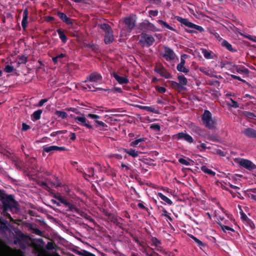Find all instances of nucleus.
<instances>
[{
	"instance_id": "1",
	"label": "nucleus",
	"mask_w": 256,
	"mask_h": 256,
	"mask_svg": "<svg viewBox=\"0 0 256 256\" xmlns=\"http://www.w3.org/2000/svg\"><path fill=\"white\" fill-rule=\"evenodd\" d=\"M0 200L2 204L4 212L9 210L16 208L18 202L14 200L12 196L8 195L0 190Z\"/></svg>"
},
{
	"instance_id": "2",
	"label": "nucleus",
	"mask_w": 256,
	"mask_h": 256,
	"mask_svg": "<svg viewBox=\"0 0 256 256\" xmlns=\"http://www.w3.org/2000/svg\"><path fill=\"white\" fill-rule=\"evenodd\" d=\"M54 197L56 198L61 206H63L66 211L79 213L80 210L72 204L70 200L66 196H62L60 194H54Z\"/></svg>"
},
{
	"instance_id": "3",
	"label": "nucleus",
	"mask_w": 256,
	"mask_h": 256,
	"mask_svg": "<svg viewBox=\"0 0 256 256\" xmlns=\"http://www.w3.org/2000/svg\"><path fill=\"white\" fill-rule=\"evenodd\" d=\"M202 120L205 126L209 129L214 128L216 124L215 119L212 117V113L208 110H204Z\"/></svg>"
},
{
	"instance_id": "4",
	"label": "nucleus",
	"mask_w": 256,
	"mask_h": 256,
	"mask_svg": "<svg viewBox=\"0 0 256 256\" xmlns=\"http://www.w3.org/2000/svg\"><path fill=\"white\" fill-rule=\"evenodd\" d=\"M140 43L143 47H149L153 44L155 40L152 35L146 34V32H142L140 34Z\"/></svg>"
},
{
	"instance_id": "5",
	"label": "nucleus",
	"mask_w": 256,
	"mask_h": 256,
	"mask_svg": "<svg viewBox=\"0 0 256 256\" xmlns=\"http://www.w3.org/2000/svg\"><path fill=\"white\" fill-rule=\"evenodd\" d=\"M139 28L142 31V32H146L148 31L156 32L158 29L152 23L148 20H144L139 24Z\"/></svg>"
},
{
	"instance_id": "6",
	"label": "nucleus",
	"mask_w": 256,
	"mask_h": 256,
	"mask_svg": "<svg viewBox=\"0 0 256 256\" xmlns=\"http://www.w3.org/2000/svg\"><path fill=\"white\" fill-rule=\"evenodd\" d=\"M173 139L177 140H184L189 144H192L194 142V139L191 136L186 132H180L172 136Z\"/></svg>"
},
{
	"instance_id": "7",
	"label": "nucleus",
	"mask_w": 256,
	"mask_h": 256,
	"mask_svg": "<svg viewBox=\"0 0 256 256\" xmlns=\"http://www.w3.org/2000/svg\"><path fill=\"white\" fill-rule=\"evenodd\" d=\"M161 56L166 61H172L174 60L176 54L174 50L167 46H164V52L161 54Z\"/></svg>"
},
{
	"instance_id": "8",
	"label": "nucleus",
	"mask_w": 256,
	"mask_h": 256,
	"mask_svg": "<svg viewBox=\"0 0 256 256\" xmlns=\"http://www.w3.org/2000/svg\"><path fill=\"white\" fill-rule=\"evenodd\" d=\"M154 72L158 74L161 76L166 79L172 78V75L169 72L162 64L156 66L154 68Z\"/></svg>"
},
{
	"instance_id": "9",
	"label": "nucleus",
	"mask_w": 256,
	"mask_h": 256,
	"mask_svg": "<svg viewBox=\"0 0 256 256\" xmlns=\"http://www.w3.org/2000/svg\"><path fill=\"white\" fill-rule=\"evenodd\" d=\"M238 164L240 166L250 171L256 168V165L248 159L241 158L238 161Z\"/></svg>"
},
{
	"instance_id": "10",
	"label": "nucleus",
	"mask_w": 256,
	"mask_h": 256,
	"mask_svg": "<svg viewBox=\"0 0 256 256\" xmlns=\"http://www.w3.org/2000/svg\"><path fill=\"white\" fill-rule=\"evenodd\" d=\"M86 78L87 80L85 81L86 82L88 81L98 82L102 80V77L100 74L94 72L87 76Z\"/></svg>"
},
{
	"instance_id": "11",
	"label": "nucleus",
	"mask_w": 256,
	"mask_h": 256,
	"mask_svg": "<svg viewBox=\"0 0 256 256\" xmlns=\"http://www.w3.org/2000/svg\"><path fill=\"white\" fill-rule=\"evenodd\" d=\"M75 122L78 124L86 126L89 129H92L93 126L90 124L88 122L86 118L84 116H76L74 118Z\"/></svg>"
},
{
	"instance_id": "12",
	"label": "nucleus",
	"mask_w": 256,
	"mask_h": 256,
	"mask_svg": "<svg viewBox=\"0 0 256 256\" xmlns=\"http://www.w3.org/2000/svg\"><path fill=\"white\" fill-rule=\"evenodd\" d=\"M124 22L130 31H132L136 26V20L132 16L125 18Z\"/></svg>"
},
{
	"instance_id": "13",
	"label": "nucleus",
	"mask_w": 256,
	"mask_h": 256,
	"mask_svg": "<svg viewBox=\"0 0 256 256\" xmlns=\"http://www.w3.org/2000/svg\"><path fill=\"white\" fill-rule=\"evenodd\" d=\"M242 132L247 138H256V130L252 128H244Z\"/></svg>"
},
{
	"instance_id": "14",
	"label": "nucleus",
	"mask_w": 256,
	"mask_h": 256,
	"mask_svg": "<svg viewBox=\"0 0 256 256\" xmlns=\"http://www.w3.org/2000/svg\"><path fill=\"white\" fill-rule=\"evenodd\" d=\"M49 184H50L52 187L54 188L60 187L62 186L60 180L56 176H52L50 178H49Z\"/></svg>"
},
{
	"instance_id": "15",
	"label": "nucleus",
	"mask_w": 256,
	"mask_h": 256,
	"mask_svg": "<svg viewBox=\"0 0 256 256\" xmlns=\"http://www.w3.org/2000/svg\"><path fill=\"white\" fill-rule=\"evenodd\" d=\"M57 16L60 18V20L68 25H72L73 22L72 20L68 17L66 15L62 12H58L57 13Z\"/></svg>"
},
{
	"instance_id": "16",
	"label": "nucleus",
	"mask_w": 256,
	"mask_h": 256,
	"mask_svg": "<svg viewBox=\"0 0 256 256\" xmlns=\"http://www.w3.org/2000/svg\"><path fill=\"white\" fill-rule=\"evenodd\" d=\"M112 76L120 84H127L129 82V80L126 76H120L114 72H113Z\"/></svg>"
},
{
	"instance_id": "17",
	"label": "nucleus",
	"mask_w": 256,
	"mask_h": 256,
	"mask_svg": "<svg viewBox=\"0 0 256 256\" xmlns=\"http://www.w3.org/2000/svg\"><path fill=\"white\" fill-rule=\"evenodd\" d=\"M124 220L122 218L115 216H112L110 218V221L122 229L123 228L122 222Z\"/></svg>"
},
{
	"instance_id": "18",
	"label": "nucleus",
	"mask_w": 256,
	"mask_h": 256,
	"mask_svg": "<svg viewBox=\"0 0 256 256\" xmlns=\"http://www.w3.org/2000/svg\"><path fill=\"white\" fill-rule=\"evenodd\" d=\"M114 40L113 31L110 30L109 32L106 33L104 41L106 44H108L112 43Z\"/></svg>"
},
{
	"instance_id": "19",
	"label": "nucleus",
	"mask_w": 256,
	"mask_h": 256,
	"mask_svg": "<svg viewBox=\"0 0 256 256\" xmlns=\"http://www.w3.org/2000/svg\"><path fill=\"white\" fill-rule=\"evenodd\" d=\"M178 80L179 82L178 84H180V86L182 90H184L185 88L184 86L187 85L188 79L184 75H180L178 76Z\"/></svg>"
},
{
	"instance_id": "20",
	"label": "nucleus",
	"mask_w": 256,
	"mask_h": 256,
	"mask_svg": "<svg viewBox=\"0 0 256 256\" xmlns=\"http://www.w3.org/2000/svg\"><path fill=\"white\" fill-rule=\"evenodd\" d=\"M176 20L180 22L182 24H184L186 26L191 28L192 24L193 23L190 22L188 19L187 18H184L180 16H176Z\"/></svg>"
},
{
	"instance_id": "21",
	"label": "nucleus",
	"mask_w": 256,
	"mask_h": 256,
	"mask_svg": "<svg viewBox=\"0 0 256 256\" xmlns=\"http://www.w3.org/2000/svg\"><path fill=\"white\" fill-rule=\"evenodd\" d=\"M146 140V138H141L138 139H136L134 141L130 142V146L132 147H140L142 142H145Z\"/></svg>"
},
{
	"instance_id": "22",
	"label": "nucleus",
	"mask_w": 256,
	"mask_h": 256,
	"mask_svg": "<svg viewBox=\"0 0 256 256\" xmlns=\"http://www.w3.org/2000/svg\"><path fill=\"white\" fill-rule=\"evenodd\" d=\"M222 46L231 52H236V50L232 48V45L225 40L222 42Z\"/></svg>"
},
{
	"instance_id": "23",
	"label": "nucleus",
	"mask_w": 256,
	"mask_h": 256,
	"mask_svg": "<svg viewBox=\"0 0 256 256\" xmlns=\"http://www.w3.org/2000/svg\"><path fill=\"white\" fill-rule=\"evenodd\" d=\"M234 66L235 68L236 72L238 73L248 74L250 72L249 70L244 66L234 65Z\"/></svg>"
},
{
	"instance_id": "24",
	"label": "nucleus",
	"mask_w": 256,
	"mask_h": 256,
	"mask_svg": "<svg viewBox=\"0 0 256 256\" xmlns=\"http://www.w3.org/2000/svg\"><path fill=\"white\" fill-rule=\"evenodd\" d=\"M42 112V110H38L33 112L31 115V119L33 121L37 120L40 119L41 114Z\"/></svg>"
},
{
	"instance_id": "25",
	"label": "nucleus",
	"mask_w": 256,
	"mask_h": 256,
	"mask_svg": "<svg viewBox=\"0 0 256 256\" xmlns=\"http://www.w3.org/2000/svg\"><path fill=\"white\" fill-rule=\"evenodd\" d=\"M123 151L133 158H136L138 156V151H136L132 148H130L129 150L124 148Z\"/></svg>"
},
{
	"instance_id": "26",
	"label": "nucleus",
	"mask_w": 256,
	"mask_h": 256,
	"mask_svg": "<svg viewBox=\"0 0 256 256\" xmlns=\"http://www.w3.org/2000/svg\"><path fill=\"white\" fill-rule=\"evenodd\" d=\"M168 83L170 85V87L175 90H178V92L182 91V89L180 88V84H178V82L172 81V80H168Z\"/></svg>"
},
{
	"instance_id": "27",
	"label": "nucleus",
	"mask_w": 256,
	"mask_h": 256,
	"mask_svg": "<svg viewBox=\"0 0 256 256\" xmlns=\"http://www.w3.org/2000/svg\"><path fill=\"white\" fill-rule=\"evenodd\" d=\"M86 47L91 49L93 52H94L96 53H98L100 52L99 46L96 44H86Z\"/></svg>"
},
{
	"instance_id": "28",
	"label": "nucleus",
	"mask_w": 256,
	"mask_h": 256,
	"mask_svg": "<svg viewBox=\"0 0 256 256\" xmlns=\"http://www.w3.org/2000/svg\"><path fill=\"white\" fill-rule=\"evenodd\" d=\"M178 162L180 164L186 166L193 165V163L194 162L190 158H188L187 160L183 158H180L178 159Z\"/></svg>"
},
{
	"instance_id": "29",
	"label": "nucleus",
	"mask_w": 256,
	"mask_h": 256,
	"mask_svg": "<svg viewBox=\"0 0 256 256\" xmlns=\"http://www.w3.org/2000/svg\"><path fill=\"white\" fill-rule=\"evenodd\" d=\"M57 32L59 35L60 39L62 40V42L65 44L67 42L68 38L64 32L60 28L57 30Z\"/></svg>"
},
{
	"instance_id": "30",
	"label": "nucleus",
	"mask_w": 256,
	"mask_h": 256,
	"mask_svg": "<svg viewBox=\"0 0 256 256\" xmlns=\"http://www.w3.org/2000/svg\"><path fill=\"white\" fill-rule=\"evenodd\" d=\"M158 196L159 198H160L162 200L167 203L168 205L171 206L173 204L172 202L167 196L163 194L162 193L158 192Z\"/></svg>"
},
{
	"instance_id": "31",
	"label": "nucleus",
	"mask_w": 256,
	"mask_h": 256,
	"mask_svg": "<svg viewBox=\"0 0 256 256\" xmlns=\"http://www.w3.org/2000/svg\"><path fill=\"white\" fill-rule=\"evenodd\" d=\"M140 108L142 110H144L147 112H152L156 114H159V112L158 110L156 109L153 106H140Z\"/></svg>"
},
{
	"instance_id": "32",
	"label": "nucleus",
	"mask_w": 256,
	"mask_h": 256,
	"mask_svg": "<svg viewBox=\"0 0 256 256\" xmlns=\"http://www.w3.org/2000/svg\"><path fill=\"white\" fill-rule=\"evenodd\" d=\"M66 150V148L64 146H49V152L52 151H64Z\"/></svg>"
},
{
	"instance_id": "33",
	"label": "nucleus",
	"mask_w": 256,
	"mask_h": 256,
	"mask_svg": "<svg viewBox=\"0 0 256 256\" xmlns=\"http://www.w3.org/2000/svg\"><path fill=\"white\" fill-rule=\"evenodd\" d=\"M242 115L243 116L250 119H252L256 117V116L253 112L248 111H242Z\"/></svg>"
},
{
	"instance_id": "34",
	"label": "nucleus",
	"mask_w": 256,
	"mask_h": 256,
	"mask_svg": "<svg viewBox=\"0 0 256 256\" xmlns=\"http://www.w3.org/2000/svg\"><path fill=\"white\" fill-rule=\"evenodd\" d=\"M200 170L204 173L208 174L212 176H214L216 172L212 170L209 169L206 166H201Z\"/></svg>"
},
{
	"instance_id": "35",
	"label": "nucleus",
	"mask_w": 256,
	"mask_h": 256,
	"mask_svg": "<svg viewBox=\"0 0 256 256\" xmlns=\"http://www.w3.org/2000/svg\"><path fill=\"white\" fill-rule=\"evenodd\" d=\"M218 224L220 226L221 229L224 232H226L227 231L228 232H234V229H233L232 228L228 226L223 225L220 222V223L218 222Z\"/></svg>"
},
{
	"instance_id": "36",
	"label": "nucleus",
	"mask_w": 256,
	"mask_h": 256,
	"mask_svg": "<svg viewBox=\"0 0 256 256\" xmlns=\"http://www.w3.org/2000/svg\"><path fill=\"white\" fill-rule=\"evenodd\" d=\"M100 28L105 32V33L109 32L112 29L110 26L108 24H102L99 26Z\"/></svg>"
},
{
	"instance_id": "37",
	"label": "nucleus",
	"mask_w": 256,
	"mask_h": 256,
	"mask_svg": "<svg viewBox=\"0 0 256 256\" xmlns=\"http://www.w3.org/2000/svg\"><path fill=\"white\" fill-rule=\"evenodd\" d=\"M157 22L159 24H160L161 26L167 28L168 29L170 30H173V31H174L175 30L172 27L170 26L167 22L163 21L162 20H157Z\"/></svg>"
},
{
	"instance_id": "38",
	"label": "nucleus",
	"mask_w": 256,
	"mask_h": 256,
	"mask_svg": "<svg viewBox=\"0 0 256 256\" xmlns=\"http://www.w3.org/2000/svg\"><path fill=\"white\" fill-rule=\"evenodd\" d=\"M177 70L181 72H184V74H188L189 72V70L186 68L184 66L178 64L176 66Z\"/></svg>"
},
{
	"instance_id": "39",
	"label": "nucleus",
	"mask_w": 256,
	"mask_h": 256,
	"mask_svg": "<svg viewBox=\"0 0 256 256\" xmlns=\"http://www.w3.org/2000/svg\"><path fill=\"white\" fill-rule=\"evenodd\" d=\"M150 240L152 242L151 245L156 247L162 244L161 241L158 240L156 237L152 236Z\"/></svg>"
},
{
	"instance_id": "40",
	"label": "nucleus",
	"mask_w": 256,
	"mask_h": 256,
	"mask_svg": "<svg viewBox=\"0 0 256 256\" xmlns=\"http://www.w3.org/2000/svg\"><path fill=\"white\" fill-rule=\"evenodd\" d=\"M190 238L194 240V242L196 244L197 246L200 248H202L204 246V244L197 238L194 236L192 235L190 236Z\"/></svg>"
},
{
	"instance_id": "41",
	"label": "nucleus",
	"mask_w": 256,
	"mask_h": 256,
	"mask_svg": "<svg viewBox=\"0 0 256 256\" xmlns=\"http://www.w3.org/2000/svg\"><path fill=\"white\" fill-rule=\"evenodd\" d=\"M55 114L62 119L66 118L68 116L67 113L63 111L56 110Z\"/></svg>"
},
{
	"instance_id": "42",
	"label": "nucleus",
	"mask_w": 256,
	"mask_h": 256,
	"mask_svg": "<svg viewBox=\"0 0 256 256\" xmlns=\"http://www.w3.org/2000/svg\"><path fill=\"white\" fill-rule=\"evenodd\" d=\"M202 53L206 58L212 59L213 58L211 52L208 51L206 49H202Z\"/></svg>"
},
{
	"instance_id": "43",
	"label": "nucleus",
	"mask_w": 256,
	"mask_h": 256,
	"mask_svg": "<svg viewBox=\"0 0 256 256\" xmlns=\"http://www.w3.org/2000/svg\"><path fill=\"white\" fill-rule=\"evenodd\" d=\"M18 64H25L27 62V57L25 56H18Z\"/></svg>"
},
{
	"instance_id": "44",
	"label": "nucleus",
	"mask_w": 256,
	"mask_h": 256,
	"mask_svg": "<svg viewBox=\"0 0 256 256\" xmlns=\"http://www.w3.org/2000/svg\"><path fill=\"white\" fill-rule=\"evenodd\" d=\"M94 122H95V123L96 124V128H103L108 126L107 124L102 121L96 120Z\"/></svg>"
},
{
	"instance_id": "45",
	"label": "nucleus",
	"mask_w": 256,
	"mask_h": 256,
	"mask_svg": "<svg viewBox=\"0 0 256 256\" xmlns=\"http://www.w3.org/2000/svg\"><path fill=\"white\" fill-rule=\"evenodd\" d=\"M240 210H241L240 212V214L241 216V220L242 221H245L246 222L248 221V220H250V218L247 216L246 214L243 212V210L242 209H240Z\"/></svg>"
},
{
	"instance_id": "46",
	"label": "nucleus",
	"mask_w": 256,
	"mask_h": 256,
	"mask_svg": "<svg viewBox=\"0 0 256 256\" xmlns=\"http://www.w3.org/2000/svg\"><path fill=\"white\" fill-rule=\"evenodd\" d=\"M150 128L152 130H156V131H160V126L159 124L154 123L150 126Z\"/></svg>"
},
{
	"instance_id": "47",
	"label": "nucleus",
	"mask_w": 256,
	"mask_h": 256,
	"mask_svg": "<svg viewBox=\"0 0 256 256\" xmlns=\"http://www.w3.org/2000/svg\"><path fill=\"white\" fill-rule=\"evenodd\" d=\"M87 172L88 173V178L92 177L94 174V168H88L87 169Z\"/></svg>"
},
{
	"instance_id": "48",
	"label": "nucleus",
	"mask_w": 256,
	"mask_h": 256,
	"mask_svg": "<svg viewBox=\"0 0 256 256\" xmlns=\"http://www.w3.org/2000/svg\"><path fill=\"white\" fill-rule=\"evenodd\" d=\"M158 10H150L148 11V16L150 18L156 16L158 15Z\"/></svg>"
},
{
	"instance_id": "49",
	"label": "nucleus",
	"mask_w": 256,
	"mask_h": 256,
	"mask_svg": "<svg viewBox=\"0 0 256 256\" xmlns=\"http://www.w3.org/2000/svg\"><path fill=\"white\" fill-rule=\"evenodd\" d=\"M66 132H67L66 130H58V131L52 132L50 134V136H58V135H60V134H65Z\"/></svg>"
},
{
	"instance_id": "50",
	"label": "nucleus",
	"mask_w": 256,
	"mask_h": 256,
	"mask_svg": "<svg viewBox=\"0 0 256 256\" xmlns=\"http://www.w3.org/2000/svg\"><path fill=\"white\" fill-rule=\"evenodd\" d=\"M191 28H194L196 30H198V31H199L200 32H202L204 31V29L202 26L195 24H192Z\"/></svg>"
},
{
	"instance_id": "51",
	"label": "nucleus",
	"mask_w": 256,
	"mask_h": 256,
	"mask_svg": "<svg viewBox=\"0 0 256 256\" xmlns=\"http://www.w3.org/2000/svg\"><path fill=\"white\" fill-rule=\"evenodd\" d=\"M14 70V66L8 64L6 65L4 68V72L8 73L12 72Z\"/></svg>"
},
{
	"instance_id": "52",
	"label": "nucleus",
	"mask_w": 256,
	"mask_h": 256,
	"mask_svg": "<svg viewBox=\"0 0 256 256\" xmlns=\"http://www.w3.org/2000/svg\"><path fill=\"white\" fill-rule=\"evenodd\" d=\"M85 88H89V90L92 92H96L97 90L94 85L92 84H86Z\"/></svg>"
},
{
	"instance_id": "53",
	"label": "nucleus",
	"mask_w": 256,
	"mask_h": 256,
	"mask_svg": "<svg viewBox=\"0 0 256 256\" xmlns=\"http://www.w3.org/2000/svg\"><path fill=\"white\" fill-rule=\"evenodd\" d=\"M156 90L160 93L164 94L166 92V88L163 86H156Z\"/></svg>"
},
{
	"instance_id": "54",
	"label": "nucleus",
	"mask_w": 256,
	"mask_h": 256,
	"mask_svg": "<svg viewBox=\"0 0 256 256\" xmlns=\"http://www.w3.org/2000/svg\"><path fill=\"white\" fill-rule=\"evenodd\" d=\"M203 130L200 127L196 126L195 128V132L198 134L199 136H202L203 134Z\"/></svg>"
},
{
	"instance_id": "55",
	"label": "nucleus",
	"mask_w": 256,
	"mask_h": 256,
	"mask_svg": "<svg viewBox=\"0 0 256 256\" xmlns=\"http://www.w3.org/2000/svg\"><path fill=\"white\" fill-rule=\"evenodd\" d=\"M231 104L230 106L234 108H237L239 107V105L237 102L234 100L233 99L230 98Z\"/></svg>"
},
{
	"instance_id": "56",
	"label": "nucleus",
	"mask_w": 256,
	"mask_h": 256,
	"mask_svg": "<svg viewBox=\"0 0 256 256\" xmlns=\"http://www.w3.org/2000/svg\"><path fill=\"white\" fill-rule=\"evenodd\" d=\"M87 116L88 117L94 120H98L100 118V116L92 114H88Z\"/></svg>"
},
{
	"instance_id": "57",
	"label": "nucleus",
	"mask_w": 256,
	"mask_h": 256,
	"mask_svg": "<svg viewBox=\"0 0 256 256\" xmlns=\"http://www.w3.org/2000/svg\"><path fill=\"white\" fill-rule=\"evenodd\" d=\"M200 142V146H198V148H202V150H200L201 151L205 150L206 148L207 149L210 148V147H206L205 144L202 143L201 142Z\"/></svg>"
},
{
	"instance_id": "58",
	"label": "nucleus",
	"mask_w": 256,
	"mask_h": 256,
	"mask_svg": "<svg viewBox=\"0 0 256 256\" xmlns=\"http://www.w3.org/2000/svg\"><path fill=\"white\" fill-rule=\"evenodd\" d=\"M156 250L160 252H162L164 256L168 252L166 251L162 246H156Z\"/></svg>"
},
{
	"instance_id": "59",
	"label": "nucleus",
	"mask_w": 256,
	"mask_h": 256,
	"mask_svg": "<svg viewBox=\"0 0 256 256\" xmlns=\"http://www.w3.org/2000/svg\"><path fill=\"white\" fill-rule=\"evenodd\" d=\"M82 256H96V255L92 253H91L87 250H82Z\"/></svg>"
},
{
	"instance_id": "60",
	"label": "nucleus",
	"mask_w": 256,
	"mask_h": 256,
	"mask_svg": "<svg viewBox=\"0 0 256 256\" xmlns=\"http://www.w3.org/2000/svg\"><path fill=\"white\" fill-rule=\"evenodd\" d=\"M28 11L27 8H26L23 12L22 19L27 20L28 18Z\"/></svg>"
},
{
	"instance_id": "61",
	"label": "nucleus",
	"mask_w": 256,
	"mask_h": 256,
	"mask_svg": "<svg viewBox=\"0 0 256 256\" xmlns=\"http://www.w3.org/2000/svg\"><path fill=\"white\" fill-rule=\"evenodd\" d=\"M252 230H254L255 228V226L253 222L250 220H248V221L246 222Z\"/></svg>"
},
{
	"instance_id": "62",
	"label": "nucleus",
	"mask_w": 256,
	"mask_h": 256,
	"mask_svg": "<svg viewBox=\"0 0 256 256\" xmlns=\"http://www.w3.org/2000/svg\"><path fill=\"white\" fill-rule=\"evenodd\" d=\"M138 206L142 210H145L147 212L148 211V208L146 207L142 202L138 203Z\"/></svg>"
},
{
	"instance_id": "63",
	"label": "nucleus",
	"mask_w": 256,
	"mask_h": 256,
	"mask_svg": "<svg viewBox=\"0 0 256 256\" xmlns=\"http://www.w3.org/2000/svg\"><path fill=\"white\" fill-rule=\"evenodd\" d=\"M48 101V99L47 98H44V99H42L41 100H40V102H38V106H43V104L46 103V102Z\"/></svg>"
},
{
	"instance_id": "64",
	"label": "nucleus",
	"mask_w": 256,
	"mask_h": 256,
	"mask_svg": "<svg viewBox=\"0 0 256 256\" xmlns=\"http://www.w3.org/2000/svg\"><path fill=\"white\" fill-rule=\"evenodd\" d=\"M30 128V126L26 124V123H23L22 124V130L26 131Z\"/></svg>"
}]
</instances>
